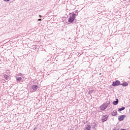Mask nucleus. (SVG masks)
<instances>
[{
	"mask_svg": "<svg viewBox=\"0 0 130 130\" xmlns=\"http://www.w3.org/2000/svg\"><path fill=\"white\" fill-rule=\"evenodd\" d=\"M90 92H92V90H91V91H89V93H90Z\"/></svg>",
	"mask_w": 130,
	"mask_h": 130,
	"instance_id": "20",
	"label": "nucleus"
},
{
	"mask_svg": "<svg viewBox=\"0 0 130 130\" xmlns=\"http://www.w3.org/2000/svg\"><path fill=\"white\" fill-rule=\"evenodd\" d=\"M107 118H108V116L105 115V116H103L102 117V121H106L107 120Z\"/></svg>",
	"mask_w": 130,
	"mask_h": 130,
	"instance_id": "5",
	"label": "nucleus"
},
{
	"mask_svg": "<svg viewBox=\"0 0 130 130\" xmlns=\"http://www.w3.org/2000/svg\"><path fill=\"white\" fill-rule=\"evenodd\" d=\"M120 85V82L119 81H116L113 82L112 86H119Z\"/></svg>",
	"mask_w": 130,
	"mask_h": 130,
	"instance_id": "3",
	"label": "nucleus"
},
{
	"mask_svg": "<svg viewBox=\"0 0 130 130\" xmlns=\"http://www.w3.org/2000/svg\"><path fill=\"white\" fill-rule=\"evenodd\" d=\"M114 105H117L118 104V99H116V101L113 102Z\"/></svg>",
	"mask_w": 130,
	"mask_h": 130,
	"instance_id": "7",
	"label": "nucleus"
},
{
	"mask_svg": "<svg viewBox=\"0 0 130 130\" xmlns=\"http://www.w3.org/2000/svg\"><path fill=\"white\" fill-rule=\"evenodd\" d=\"M90 128H91V126L87 125V126H86V127L85 128V129L84 130H90Z\"/></svg>",
	"mask_w": 130,
	"mask_h": 130,
	"instance_id": "10",
	"label": "nucleus"
},
{
	"mask_svg": "<svg viewBox=\"0 0 130 130\" xmlns=\"http://www.w3.org/2000/svg\"><path fill=\"white\" fill-rule=\"evenodd\" d=\"M124 109H125V108L123 107L120 109H118V111H122V110H124Z\"/></svg>",
	"mask_w": 130,
	"mask_h": 130,
	"instance_id": "11",
	"label": "nucleus"
},
{
	"mask_svg": "<svg viewBox=\"0 0 130 130\" xmlns=\"http://www.w3.org/2000/svg\"><path fill=\"white\" fill-rule=\"evenodd\" d=\"M4 2H10V0H4Z\"/></svg>",
	"mask_w": 130,
	"mask_h": 130,
	"instance_id": "15",
	"label": "nucleus"
},
{
	"mask_svg": "<svg viewBox=\"0 0 130 130\" xmlns=\"http://www.w3.org/2000/svg\"><path fill=\"white\" fill-rule=\"evenodd\" d=\"M125 115H120L118 117V120H119V121H121L122 120H123V119H124V118H125Z\"/></svg>",
	"mask_w": 130,
	"mask_h": 130,
	"instance_id": "2",
	"label": "nucleus"
},
{
	"mask_svg": "<svg viewBox=\"0 0 130 130\" xmlns=\"http://www.w3.org/2000/svg\"><path fill=\"white\" fill-rule=\"evenodd\" d=\"M36 127H35L34 128V130H36Z\"/></svg>",
	"mask_w": 130,
	"mask_h": 130,
	"instance_id": "18",
	"label": "nucleus"
},
{
	"mask_svg": "<svg viewBox=\"0 0 130 130\" xmlns=\"http://www.w3.org/2000/svg\"><path fill=\"white\" fill-rule=\"evenodd\" d=\"M121 86H123V87H126V86L128 85V83H127V82H125L124 83L121 84Z\"/></svg>",
	"mask_w": 130,
	"mask_h": 130,
	"instance_id": "8",
	"label": "nucleus"
},
{
	"mask_svg": "<svg viewBox=\"0 0 130 130\" xmlns=\"http://www.w3.org/2000/svg\"><path fill=\"white\" fill-rule=\"evenodd\" d=\"M16 80H17V81H18V82H21V81L22 80V78H21V77H18L16 79Z\"/></svg>",
	"mask_w": 130,
	"mask_h": 130,
	"instance_id": "12",
	"label": "nucleus"
},
{
	"mask_svg": "<svg viewBox=\"0 0 130 130\" xmlns=\"http://www.w3.org/2000/svg\"><path fill=\"white\" fill-rule=\"evenodd\" d=\"M31 88H32L33 91H35V90H37V89H38V86H37V85H35L32 86L31 87Z\"/></svg>",
	"mask_w": 130,
	"mask_h": 130,
	"instance_id": "6",
	"label": "nucleus"
},
{
	"mask_svg": "<svg viewBox=\"0 0 130 130\" xmlns=\"http://www.w3.org/2000/svg\"><path fill=\"white\" fill-rule=\"evenodd\" d=\"M116 114H117V112L116 111H114L113 112V113H112V115L113 116H115V115H116Z\"/></svg>",
	"mask_w": 130,
	"mask_h": 130,
	"instance_id": "9",
	"label": "nucleus"
},
{
	"mask_svg": "<svg viewBox=\"0 0 130 130\" xmlns=\"http://www.w3.org/2000/svg\"><path fill=\"white\" fill-rule=\"evenodd\" d=\"M113 130H119L118 129H114Z\"/></svg>",
	"mask_w": 130,
	"mask_h": 130,
	"instance_id": "19",
	"label": "nucleus"
},
{
	"mask_svg": "<svg viewBox=\"0 0 130 130\" xmlns=\"http://www.w3.org/2000/svg\"><path fill=\"white\" fill-rule=\"evenodd\" d=\"M100 108L101 110H105L107 108V106L106 105L104 104L100 106Z\"/></svg>",
	"mask_w": 130,
	"mask_h": 130,
	"instance_id": "4",
	"label": "nucleus"
},
{
	"mask_svg": "<svg viewBox=\"0 0 130 130\" xmlns=\"http://www.w3.org/2000/svg\"><path fill=\"white\" fill-rule=\"evenodd\" d=\"M110 104V102L107 103V104L106 105V106H107V107L108 106V105H109Z\"/></svg>",
	"mask_w": 130,
	"mask_h": 130,
	"instance_id": "14",
	"label": "nucleus"
},
{
	"mask_svg": "<svg viewBox=\"0 0 130 130\" xmlns=\"http://www.w3.org/2000/svg\"><path fill=\"white\" fill-rule=\"evenodd\" d=\"M40 18H42V16L41 15H39Z\"/></svg>",
	"mask_w": 130,
	"mask_h": 130,
	"instance_id": "17",
	"label": "nucleus"
},
{
	"mask_svg": "<svg viewBox=\"0 0 130 130\" xmlns=\"http://www.w3.org/2000/svg\"><path fill=\"white\" fill-rule=\"evenodd\" d=\"M4 78H5V79H6V80H9V76H8L7 75H4Z\"/></svg>",
	"mask_w": 130,
	"mask_h": 130,
	"instance_id": "13",
	"label": "nucleus"
},
{
	"mask_svg": "<svg viewBox=\"0 0 130 130\" xmlns=\"http://www.w3.org/2000/svg\"><path fill=\"white\" fill-rule=\"evenodd\" d=\"M42 19H39L38 20V21H42Z\"/></svg>",
	"mask_w": 130,
	"mask_h": 130,
	"instance_id": "16",
	"label": "nucleus"
},
{
	"mask_svg": "<svg viewBox=\"0 0 130 130\" xmlns=\"http://www.w3.org/2000/svg\"><path fill=\"white\" fill-rule=\"evenodd\" d=\"M78 16V12L77 14H75V12L72 13V14L70 16V18L68 19V22L69 23H73L75 21L76 19V17Z\"/></svg>",
	"mask_w": 130,
	"mask_h": 130,
	"instance_id": "1",
	"label": "nucleus"
}]
</instances>
